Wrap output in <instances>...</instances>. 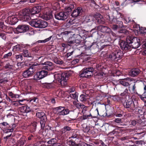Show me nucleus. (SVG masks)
Here are the masks:
<instances>
[{"instance_id":"f257e3e1","label":"nucleus","mask_w":146,"mask_h":146,"mask_svg":"<svg viewBox=\"0 0 146 146\" xmlns=\"http://www.w3.org/2000/svg\"><path fill=\"white\" fill-rule=\"evenodd\" d=\"M81 36L79 35H73L72 37H70L68 40L67 43L69 46H79V48L82 47L84 48H86V50L89 49L92 45L86 48V46L84 44H81V42L80 39L81 38Z\"/></svg>"},{"instance_id":"bb28decb","label":"nucleus","mask_w":146,"mask_h":146,"mask_svg":"<svg viewBox=\"0 0 146 146\" xmlns=\"http://www.w3.org/2000/svg\"><path fill=\"white\" fill-rule=\"evenodd\" d=\"M140 71L139 69H133L130 72L129 74L131 77H134L140 73Z\"/></svg>"},{"instance_id":"338daca9","label":"nucleus","mask_w":146,"mask_h":146,"mask_svg":"<svg viewBox=\"0 0 146 146\" xmlns=\"http://www.w3.org/2000/svg\"><path fill=\"white\" fill-rule=\"evenodd\" d=\"M90 130V127H89L86 126V127L84 129V132H88Z\"/></svg>"},{"instance_id":"e2e57ef3","label":"nucleus","mask_w":146,"mask_h":146,"mask_svg":"<svg viewBox=\"0 0 146 146\" xmlns=\"http://www.w3.org/2000/svg\"><path fill=\"white\" fill-rule=\"evenodd\" d=\"M8 82L7 78H4L0 80V83H6Z\"/></svg>"},{"instance_id":"a19ab883","label":"nucleus","mask_w":146,"mask_h":146,"mask_svg":"<svg viewBox=\"0 0 146 146\" xmlns=\"http://www.w3.org/2000/svg\"><path fill=\"white\" fill-rule=\"evenodd\" d=\"M15 58L17 61L19 62L22 61L23 58L22 55L21 54L15 55Z\"/></svg>"},{"instance_id":"ea45409f","label":"nucleus","mask_w":146,"mask_h":146,"mask_svg":"<svg viewBox=\"0 0 146 146\" xmlns=\"http://www.w3.org/2000/svg\"><path fill=\"white\" fill-rule=\"evenodd\" d=\"M21 49V46L20 44H18L13 47V51L15 52L19 51Z\"/></svg>"},{"instance_id":"58836bf2","label":"nucleus","mask_w":146,"mask_h":146,"mask_svg":"<svg viewBox=\"0 0 146 146\" xmlns=\"http://www.w3.org/2000/svg\"><path fill=\"white\" fill-rule=\"evenodd\" d=\"M74 4L73 3L68 4L65 7V9L68 11H71L72 9L74 8Z\"/></svg>"},{"instance_id":"c85d7f7f","label":"nucleus","mask_w":146,"mask_h":146,"mask_svg":"<svg viewBox=\"0 0 146 146\" xmlns=\"http://www.w3.org/2000/svg\"><path fill=\"white\" fill-rule=\"evenodd\" d=\"M129 90L132 94L137 93L136 92V86H135V84L134 82H133V83H131L129 85Z\"/></svg>"},{"instance_id":"473e14b6","label":"nucleus","mask_w":146,"mask_h":146,"mask_svg":"<svg viewBox=\"0 0 146 146\" xmlns=\"http://www.w3.org/2000/svg\"><path fill=\"white\" fill-rule=\"evenodd\" d=\"M99 115V113L98 111V108H97L96 109L91 113V119L97 118Z\"/></svg>"},{"instance_id":"4be33fe9","label":"nucleus","mask_w":146,"mask_h":146,"mask_svg":"<svg viewBox=\"0 0 146 146\" xmlns=\"http://www.w3.org/2000/svg\"><path fill=\"white\" fill-rule=\"evenodd\" d=\"M84 22L86 23H90V25H92L94 22V17L92 15H88L84 17Z\"/></svg>"},{"instance_id":"4c0bfd02","label":"nucleus","mask_w":146,"mask_h":146,"mask_svg":"<svg viewBox=\"0 0 146 146\" xmlns=\"http://www.w3.org/2000/svg\"><path fill=\"white\" fill-rule=\"evenodd\" d=\"M97 21L100 24H103L105 23L104 19L102 17V16L101 15H100V16L98 18Z\"/></svg>"},{"instance_id":"864d4df0","label":"nucleus","mask_w":146,"mask_h":146,"mask_svg":"<svg viewBox=\"0 0 146 146\" xmlns=\"http://www.w3.org/2000/svg\"><path fill=\"white\" fill-rule=\"evenodd\" d=\"M3 131L5 133H7L13 132V129L4 128L3 129Z\"/></svg>"},{"instance_id":"c756f323","label":"nucleus","mask_w":146,"mask_h":146,"mask_svg":"<svg viewBox=\"0 0 146 146\" xmlns=\"http://www.w3.org/2000/svg\"><path fill=\"white\" fill-rule=\"evenodd\" d=\"M32 111L31 109L27 106H23L21 108V111L23 113H29Z\"/></svg>"},{"instance_id":"603ef678","label":"nucleus","mask_w":146,"mask_h":146,"mask_svg":"<svg viewBox=\"0 0 146 146\" xmlns=\"http://www.w3.org/2000/svg\"><path fill=\"white\" fill-rule=\"evenodd\" d=\"M70 97L72 99L76 100L77 101H78V96L77 94H76V92H75L74 94H70Z\"/></svg>"},{"instance_id":"774afa93","label":"nucleus","mask_w":146,"mask_h":146,"mask_svg":"<svg viewBox=\"0 0 146 146\" xmlns=\"http://www.w3.org/2000/svg\"><path fill=\"white\" fill-rule=\"evenodd\" d=\"M121 74L122 73L121 71L119 70H117V71L116 72L115 75V76H120L121 75Z\"/></svg>"},{"instance_id":"f8f14e48","label":"nucleus","mask_w":146,"mask_h":146,"mask_svg":"<svg viewBox=\"0 0 146 146\" xmlns=\"http://www.w3.org/2000/svg\"><path fill=\"white\" fill-rule=\"evenodd\" d=\"M131 39L130 40L131 41V47L133 48H137L140 45V39L136 37H134L131 35L128 36Z\"/></svg>"},{"instance_id":"412c9836","label":"nucleus","mask_w":146,"mask_h":146,"mask_svg":"<svg viewBox=\"0 0 146 146\" xmlns=\"http://www.w3.org/2000/svg\"><path fill=\"white\" fill-rule=\"evenodd\" d=\"M33 73V67H31L25 70L23 73V76L25 78H28L31 76Z\"/></svg>"},{"instance_id":"20e7f679","label":"nucleus","mask_w":146,"mask_h":146,"mask_svg":"<svg viewBox=\"0 0 146 146\" xmlns=\"http://www.w3.org/2000/svg\"><path fill=\"white\" fill-rule=\"evenodd\" d=\"M70 75L69 72L62 73L61 74H56L54 78L58 80L62 86H64L67 84V80Z\"/></svg>"},{"instance_id":"3c124183","label":"nucleus","mask_w":146,"mask_h":146,"mask_svg":"<svg viewBox=\"0 0 146 146\" xmlns=\"http://www.w3.org/2000/svg\"><path fill=\"white\" fill-rule=\"evenodd\" d=\"M138 27L139 29L140 30L141 33L142 34L146 33V28L145 27H141L140 28L139 25H138L137 27Z\"/></svg>"},{"instance_id":"a211bd4d","label":"nucleus","mask_w":146,"mask_h":146,"mask_svg":"<svg viewBox=\"0 0 146 146\" xmlns=\"http://www.w3.org/2000/svg\"><path fill=\"white\" fill-rule=\"evenodd\" d=\"M144 92L142 95L136 93V94L144 102L145 105L146 106V82L143 83V85Z\"/></svg>"},{"instance_id":"680f3d73","label":"nucleus","mask_w":146,"mask_h":146,"mask_svg":"<svg viewBox=\"0 0 146 146\" xmlns=\"http://www.w3.org/2000/svg\"><path fill=\"white\" fill-rule=\"evenodd\" d=\"M111 28L114 31H116L119 28L117 25H113Z\"/></svg>"},{"instance_id":"37998d69","label":"nucleus","mask_w":146,"mask_h":146,"mask_svg":"<svg viewBox=\"0 0 146 146\" xmlns=\"http://www.w3.org/2000/svg\"><path fill=\"white\" fill-rule=\"evenodd\" d=\"M23 55L24 57L31 58V59L33 58V57L31 55L28 54V50H23Z\"/></svg>"},{"instance_id":"c03bdc74","label":"nucleus","mask_w":146,"mask_h":146,"mask_svg":"<svg viewBox=\"0 0 146 146\" xmlns=\"http://www.w3.org/2000/svg\"><path fill=\"white\" fill-rule=\"evenodd\" d=\"M9 95L12 98H18L19 97V95L17 94H14L12 92H9Z\"/></svg>"},{"instance_id":"39448f33","label":"nucleus","mask_w":146,"mask_h":146,"mask_svg":"<svg viewBox=\"0 0 146 146\" xmlns=\"http://www.w3.org/2000/svg\"><path fill=\"white\" fill-rule=\"evenodd\" d=\"M33 27L38 28H44L48 26L47 23L41 19H35L31 21L29 23Z\"/></svg>"},{"instance_id":"4d7b16f0","label":"nucleus","mask_w":146,"mask_h":146,"mask_svg":"<svg viewBox=\"0 0 146 146\" xmlns=\"http://www.w3.org/2000/svg\"><path fill=\"white\" fill-rule=\"evenodd\" d=\"M139 119L137 118V120H133L131 121V125H135L137 123L139 124L138 122V120Z\"/></svg>"},{"instance_id":"69168bd1","label":"nucleus","mask_w":146,"mask_h":146,"mask_svg":"<svg viewBox=\"0 0 146 146\" xmlns=\"http://www.w3.org/2000/svg\"><path fill=\"white\" fill-rule=\"evenodd\" d=\"M111 112V110H107L106 111V115L109 116L111 115L112 114V113Z\"/></svg>"},{"instance_id":"9d476101","label":"nucleus","mask_w":146,"mask_h":146,"mask_svg":"<svg viewBox=\"0 0 146 146\" xmlns=\"http://www.w3.org/2000/svg\"><path fill=\"white\" fill-rule=\"evenodd\" d=\"M94 69L93 67H89L83 70L80 74L81 77L88 78L93 74Z\"/></svg>"},{"instance_id":"4468645a","label":"nucleus","mask_w":146,"mask_h":146,"mask_svg":"<svg viewBox=\"0 0 146 146\" xmlns=\"http://www.w3.org/2000/svg\"><path fill=\"white\" fill-rule=\"evenodd\" d=\"M68 16V13L64 11L60 12L54 14L55 18L59 20H65Z\"/></svg>"},{"instance_id":"a878e982","label":"nucleus","mask_w":146,"mask_h":146,"mask_svg":"<svg viewBox=\"0 0 146 146\" xmlns=\"http://www.w3.org/2000/svg\"><path fill=\"white\" fill-rule=\"evenodd\" d=\"M110 35H112L113 36H114L115 34L113 32L111 31L110 33H108V34L105 35L104 36L103 38L105 42H110L111 41V38L110 37Z\"/></svg>"},{"instance_id":"aec40b11","label":"nucleus","mask_w":146,"mask_h":146,"mask_svg":"<svg viewBox=\"0 0 146 146\" xmlns=\"http://www.w3.org/2000/svg\"><path fill=\"white\" fill-rule=\"evenodd\" d=\"M101 32L109 33L111 31V29L108 27L103 25H100L96 27Z\"/></svg>"},{"instance_id":"e433bc0d","label":"nucleus","mask_w":146,"mask_h":146,"mask_svg":"<svg viewBox=\"0 0 146 146\" xmlns=\"http://www.w3.org/2000/svg\"><path fill=\"white\" fill-rule=\"evenodd\" d=\"M71 33L70 31H65L61 33L60 35L62 36V38H66L68 36V35Z\"/></svg>"},{"instance_id":"f3484780","label":"nucleus","mask_w":146,"mask_h":146,"mask_svg":"<svg viewBox=\"0 0 146 146\" xmlns=\"http://www.w3.org/2000/svg\"><path fill=\"white\" fill-rule=\"evenodd\" d=\"M42 65L44 66L42 67V69L47 70L48 71H51L54 68V66L53 63L50 61H46L43 63H41Z\"/></svg>"},{"instance_id":"6e6552de","label":"nucleus","mask_w":146,"mask_h":146,"mask_svg":"<svg viewBox=\"0 0 146 146\" xmlns=\"http://www.w3.org/2000/svg\"><path fill=\"white\" fill-rule=\"evenodd\" d=\"M122 56L123 53L121 51L118 49L114 50L109 54L108 58L111 61H115L120 59Z\"/></svg>"},{"instance_id":"8fccbe9b","label":"nucleus","mask_w":146,"mask_h":146,"mask_svg":"<svg viewBox=\"0 0 146 146\" xmlns=\"http://www.w3.org/2000/svg\"><path fill=\"white\" fill-rule=\"evenodd\" d=\"M67 144L70 146H75L76 144V143L72 140H70L67 141Z\"/></svg>"},{"instance_id":"09e8293b","label":"nucleus","mask_w":146,"mask_h":146,"mask_svg":"<svg viewBox=\"0 0 146 146\" xmlns=\"http://www.w3.org/2000/svg\"><path fill=\"white\" fill-rule=\"evenodd\" d=\"M119 83L122 85L125 86H127L129 85V83L125 81L124 80H121L119 81Z\"/></svg>"},{"instance_id":"393cba45","label":"nucleus","mask_w":146,"mask_h":146,"mask_svg":"<svg viewBox=\"0 0 146 146\" xmlns=\"http://www.w3.org/2000/svg\"><path fill=\"white\" fill-rule=\"evenodd\" d=\"M5 69L7 70H9L12 72L16 70V69L15 66L11 63H7L4 66Z\"/></svg>"},{"instance_id":"9b49d317","label":"nucleus","mask_w":146,"mask_h":146,"mask_svg":"<svg viewBox=\"0 0 146 146\" xmlns=\"http://www.w3.org/2000/svg\"><path fill=\"white\" fill-rule=\"evenodd\" d=\"M47 74V71L43 69L36 73L34 76L33 79L36 80H39L46 76Z\"/></svg>"},{"instance_id":"f03ea898","label":"nucleus","mask_w":146,"mask_h":146,"mask_svg":"<svg viewBox=\"0 0 146 146\" xmlns=\"http://www.w3.org/2000/svg\"><path fill=\"white\" fill-rule=\"evenodd\" d=\"M33 110L34 111L37 110L36 114V116L37 117L40 119L41 129L39 131V133H40L43 134L45 123L47 120L46 115L44 112L40 110L39 108H36V106L34 107Z\"/></svg>"},{"instance_id":"72a5a7b5","label":"nucleus","mask_w":146,"mask_h":146,"mask_svg":"<svg viewBox=\"0 0 146 146\" xmlns=\"http://www.w3.org/2000/svg\"><path fill=\"white\" fill-rule=\"evenodd\" d=\"M26 141L25 139L21 138L17 142L16 146H24Z\"/></svg>"},{"instance_id":"0eeeda50","label":"nucleus","mask_w":146,"mask_h":146,"mask_svg":"<svg viewBox=\"0 0 146 146\" xmlns=\"http://www.w3.org/2000/svg\"><path fill=\"white\" fill-rule=\"evenodd\" d=\"M53 113L60 115H65L68 114L70 112L69 110L65 108L64 107L58 106L52 108Z\"/></svg>"},{"instance_id":"7c9ffc66","label":"nucleus","mask_w":146,"mask_h":146,"mask_svg":"<svg viewBox=\"0 0 146 146\" xmlns=\"http://www.w3.org/2000/svg\"><path fill=\"white\" fill-rule=\"evenodd\" d=\"M128 92V90L127 89H126L123 92L120 94V95L121 96L119 98L120 100H121V98H126V99L129 98V96L127 95Z\"/></svg>"},{"instance_id":"0e129e2a","label":"nucleus","mask_w":146,"mask_h":146,"mask_svg":"<svg viewBox=\"0 0 146 146\" xmlns=\"http://www.w3.org/2000/svg\"><path fill=\"white\" fill-rule=\"evenodd\" d=\"M0 37L3 39L5 40L6 38V36L4 33L0 34Z\"/></svg>"},{"instance_id":"6e6d98bb","label":"nucleus","mask_w":146,"mask_h":146,"mask_svg":"<svg viewBox=\"0 0 146 146\" xmlns=\"http://www.w3.org/2000/svg\"><path fill=\"white\" fill-rule=\"evenodd\" d=\"M66 131L65 129L63 127L61 129L60 131L59 132V133L61 136H62H62H63L65 134V133Z\"/></svg>"},{"instance_id":"1a4fd4ad","label":"nucleus","mask_w":146,"mask_h":146,"mask_svg":"<svg viewBox=\"0 0 146 146\" xmlns=\"http://www.w3.org/2000/svg\"><path fill=\"white\" fill-rule=\"evenodd\" d=\"M131 39L130 36H127L126 38V41L122 40L121 42L120 45L122 49L126 50L131 48V41L130 40Z\"/></svg>"},{"instance_id":"5701e85b","label":"nucleus","mask_w":146,"mask_h":146,"mask_svg":"<svg viewBox=\"0 0 146 146\" xmlns=\"http://www.w3.org/2000/svg\"><path fill=\"white\" fill-rule=\"evenodd\" d=\"M82 12V8L81 7H78L74 10L71 14L72 17H76L81 15Z\"/></svg>"},{"instance_id":"ddd939ff","label":"nucleus","mask_w":146,"mask_h":146,"mask_svg":"<svg viewBox=\"0 0 146 146\" xmlns=\"http://www.w3.org/2000/svg\"><path fill=\"white\" fill-rule=\"evenodd\" d=\"M90 111L91 110L86 107L83 108L82 111L83 115L81 117V119L82 120L91 119V113Z\"/></svg>"},{"instance_id":"423d86ee","label":"nucleus","mask_w":146,"mask_h":146,"mask_svg":"<svg viewBox=\"0 0 146 146\" xmlns=\"http://www.w3.org/2000/svg\"><path fill=\"white\" fill-rule=\"evenodd\" d=\"M30 9L26 8L21 11L18 13V17L19 19L23 21H27L31 19L30 16Z\"/></svg>"},{"instance_id":"6ab92c4d","label":"nucleus","mask_w":146,"mask_h":146,"mask_svg":"<svg viewBox=\"0 0 146 146\" xmlns=\"http://www.w3.org/2000/svg\"><path fill=\"white\" fill-rule=\"evenodd\" d=\"M17 17L15 15H12L8 17L7 18L8 23L11 25H14L18 21Z\"/></svg>"},{"instance_id":"79ce46f5","label":"nucleus","mask_w":146,"mask_h":146,"mask_svg":"<svg viewBox=\"0 0 146 146\" xmlns=\"http://www.w3.org/2000/svg\"><path fill=\"white\" fill-rule=\"evenodd\" d=\"M44 86L46 88H50L53 87V84L51 83H46L44 84Z\"/></svg>"},{"instance_id":"dca6fc26","label":"nucleus","mask_w":146,"mask_h":146,"mask_svg":"<svg viewBox=\"0 0 146 146\" xmlns=\"http://www.w3.org/2000/svg\"><path fill=\"white\" fill-rule=\"evenodd\" d=\"M29 29V25H19L16 28V30L19 33H25Z\"/></svg>"},{"instance_id":"bf43d9fd","label":"nucleus","mask_w":146,"mask_h":146,"mask_svg":"<svg viewBox=\"0 0 146 146\" xmlns=\"http://www.w3.org/2000/svg\"><path fill=\"white\" fill-rule=\"evenodd\" d=\"M52 37V36H50L49 37H48L47 38H46L44 40H40V42H44V43H45L46 42L49 41L50 40Z\"/></svg>"},{"instance_id":"5fc2aeb1","label":"nucleus","mask_w":146,"mask_h":146,"mask_svg":"<svg viewBox=\"0 0 146 146\" xmlns=\"http://www.w3.org/2000/svg\"><path fill=\"white\" fill-rule=\"evenodd\" d=\"M117 33L119 34L123 33L124 34H127L128 33V31L126 29H121L119 31H118Z\"/></svg>"},{"instance_id":"b1692460","label":"nucleus","mask_w":146,"mask_h":146,"mask_svg":"<svg viewBox=\"0 0 146 146\" xmlns=\"http://www.w3.org/2000/svg\"><path fill=\"white\" fill-rule=\"evenodd\" d=\"M41 7L40 6H35L30 9L29 13L30 14L34 15L35 14L38 13L40 11Z\"/></svg>"},{"instance_id":"de8ad7c7","label":"nucleus","mask_w":146,"mask_h":146,"mask_svg":"<svg viewBox=\"0 0 146 146\" xmlns=\"http://www.w3.org/2000/svg\"><path fill=\"white\" fill-rule=\"evenodd\" d=\"M56 141H57V140L55 138H52L48 141L47 143L49 144H50L51 146H52V145Z\"/></svg>"},{"instance_id":"c9c22d12","label":"nucleus","mask_w":146,"mask_h":146,"mask_svg":"<svg viewBox=\"0 0 146 146\" xmlns=\"http://www.w3.org/2000/svg\"><path fill=\"white\" fill-rule=\"evenodd\" d=\"M27 100L31 104H33L34 103H37L38 102V100L37 97H34L32 98H30V99Z\"/></svg>"},{"instance_id":"2f4dec72","label":"nucleus","mask_w":146,"mask_h":146,"mask_svg":"<svg viewBox=\"0 0 146 146\" xmlns=\"http://www.w3.org/2000/svg\"><path fill=\"white\" fill-rule=\"evenodd\" d=\"M115 21H116V23L119 26L118 27L119 28L122 27H123V23L122 22L117 20L115 18H113L112 21L110 22V23L113 24L115 23Z\"/></svg>"},{"instance_id":"052dcab7","label":"nucleus","mask_w":146,"mask_h":146,"mask_svg":"<svg viewBox=\"0 0 146 146\" xmlns=\"http://www.w3.org/2000/svg\"><path fill=\"white\" fill-rule=\"evenodd\" d=\"M12 54V53L11 52H9L8 53L5 54L4 56L3 57L4 58H8L9 57H10L11 56Z\"/></svg>"},{"instance_id":"a18cd8bd","label":"nucleus","mask_w":146,"mask_h":146,"mask_svg":"<svg viewBox=\"0 0 146 146\" xmlns=\"http://www.w3.org/2000/svg\"><path fill=\"white\" fill-rule=\"evenodd\" d=\"M53 7L54 9L57 10L60 8V4L58 2H56L53 5Z\"/></svg>"},{"instance_id":"cd10ccee","label":"nucleus","mask_w":146,"mask_h":146,"mask_svg":"<svg viewBox=\"0 0 146 146\" xmlns=\"http://www.w3.org/2000/svg\"><path fill=\"white\" fill-rule=\"evenodd\" d=\"M41 17L43 19L48 20L51 19L52 17L53 16L51 13L48 12L44 14Z\"/></svg>"},{"instance_id":"2eb2a0df","label":"nucleus","mask_w":146,"mask_h":146,"mask_svg":"<svg viewBox=\"0 0 146 146\" xmlns=\"http://www.w3.org/2000/svg\"><path fill=\"white\" fill-rule=\"evenodd\" d=\"M145 112L143 111V109L140 108L138 109L137 111V118L139 119L138 122L139 124L142 123L143 121H144Z\"/></svg>"},{"instance_id":"49530a36","label":"nucleus","mask_w":146,"mask_h":146,"mask_svg":"<svg viewBox=\"0 0 146 146\" xmlns=\"http://www.w3.org/2000/svg\"><path fill=\"white\" fill-rule=\"evenodd\" d=\"M87 99V96L84 94H81L79 97V99L81 101H85Z\"/></svg>"},{"instance_id":"f704fd0d","label":"nucleus","mask_w":146,"mask_h":146,"mask_svg":"<svg viewBox=\"0 0 146 146\" xmlns=\"http://www.w3.org/2000/svg\"><path fill=\"white\" fill-rule=\"evenodd\" d=\"M73 104L78 109H80V108H82L83 109V108L86 107L84 106V105L80 103H78L74 102Z\"/></svg>"},{"instance_id":"13d9d810","label":"nucleus","mask_w":146,"mask_h":146,"mask_svg":"<svg viewBox=\"0 0 146 146\" xmlns=\"http://www.w3.org/2000/svg\"><path fill=\"white\" fill-rule=\"evenodd\" d=\"M61 46L62 47H63L62 48V50L64 51L66 48H67L68 47V46H68V43L67 44H65L64 43H63L61 44Z\"/></svg>"},{"instance_id":"7ed1b4c3","label":"nucleus","mask_w":146,"mask_h":146,"mask_svg":"<svg viewBox=\"0 0 146 146\" xmlns=\"http://www.w3.org/2000/svg\"><path fill=\"white\" fill-rule=\"evenodd\" d=\"M123 98H121V101L124 107L127 109L129 111L132 112L134 111L135 107L133 99Z\"/></svg>"}]
</instances>
